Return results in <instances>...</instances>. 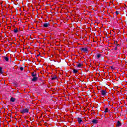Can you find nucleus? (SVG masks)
Returning <instances> with one entry per match:
<instances>
[{
    "label": "nucleus",
    "mask_w": 127,
    "mask_h": 127,
    "mask_svg": "<svg viewBox=\"0 0 127 127\" xmlns=\"http://www.w3.org/2000/svg\"><path fill=\"white\" fill-rule=\"evenodd\" d=\"M10 101H11V102H14V101H15V98H13V97H12L10 99Z\"/></svg>",
    "instance_id": "obj_14"
},
{
    "label": "nucleus",
    "mask_w": 127,
    "mask_h": 127,
    "mask_svg": "<svg viewBox=\"0 0 127 127\" xmlns=\"http://www.w3.org/2000/svg\"><path fill=\"white\" fill-rule=\"evenodd\" d=\"M101 56H102V54H101L97 55V59H99V58H100L101 57Z\"/></svg>",
    "instance_id": "obj_12"
},
{
    "label": "nucleus",
    "mask_w": 127,
    "mask_h": 127,
    "mask_svg": "<svg viewBox=\"0 0 127 127\" xmlns=\"http://www.w3.org/2000/svg\"><path fill=\"white\" fill-rule=\"evenodd\" d=\"M20 71H22L23 70V67L22 66H21L20 67Z\"/></svg>",
    "instance_id": "obj_20"
},
{
    "label": "nucleus",
    "mask_w": 127,
    "mask_h": 127,
    "mask_svg": "<svg viewBox=\"0 0 127 127\" xmlns=\"http://www.w3.org/2000/svg\"><path fill=\"white\" fill-rule=\"evenodd\" d=\"M13 32H14V33H17V32H18V30L15 29L13 30Z\"/></svg>",
    "instance_id": "obj_13"
},
{
    "label": "nucleus",
    "mask_w": 127,
    "mask_h": 127,
    "mask_svg": "<svg viewBox=\"0 0 127 127\" xmlns=\"http://www.w3.org/2000/svg\"><path fill=\"white\" fill-rule=\"evenodd\" d=\"M38 79V77L34 76L33 78L32 79V82H36V81H37V79Z\"/></svg>",
    "instance_id": "obj_5"
},
{
    "label": "nucleus",
    "mask_w": 127,
    "mask_h": 127,
    "mask_svg": "<svg viewBox=\"0 0 127 127\" xmlns=\"http://www.w3.org/2000/svg\"><path fill=\"white\" fill-rule=\"evenodd\" d=\"M81 51H83V52L87 53L88 52V48H82L81 49Z\"/></svg>",
    "instance_id": "obj_4"
},
{
    "label": "nucleus",
    "mask_w": 127,
    "mask_h": 127,
    "mask_svg": "<svg viewBox=\"0 0 127 127\" xmlns=\"http://www.w3.org/2000/svg\"><path fill=\"white\" fill-rule=\"evenodd\" d=\"M20 113L21 114H25L26 113H28V109H23L20 110Z\"/></svg>",
    "instance_id": "obj_2"
},
{
    "label": "nucleus",
    "mask_w": 127,
    "mask_h": 127,
    "mask_svg": "<svg viewBox=\"0 0 127 127\" xmlns=\"http://www.w3.org/2000/svg\"><path fill=\"white\" fill-rule=\"evenodd\" d=\"M117 49H118V47H116V48H115V50H117Z\"/></svg>",
    "instance_id": "obj_21"
},
{
    "label": "nucleus",
    "mask_w": 127,
    "mask_h": 127,
    "mask_svg": "<svg viewBox=\"0 0 127 127\" xmlns=\"http://www.w3.org/2000/svg\"><path fill=\"white\" fill-rule=\"evenodd\" d=\"M31 76L32 77H36V73H35V71L32 72Z\"/></svg>",
    "instance_id": "obj_7"
},
{
    "label": "nucleus",
    "mask_w": 127,
    "mask_h": 127,
    "mask_svg": "<svg viewBox=\"0 0 127 127\" xmlns=\"http://www.w3.org/2000/svg\"><path fill=\"white\" fill-rule=\"evenodd\" d=\"M108 111H109V109L106 108V109H105V111L104 112H105V113H108Z\"/></svg>",
    "instance_id": "obj_18"
},
{
    "label": "nucleus",
    "mask_w": 127,
    "mask_h": 127,
    "mask_svg": "<svg viewBox=\"0 0 127 127\" xmlns=\"http://www.w3.org/2000/svg\"><path fill=\"white\" fill-rule=\"evenodd\" d=\"M50 25V24L49 22H46L43 24V27L47 28Z\"/></svg>",
    "instance_id": "obj_3"
},
{
    "label": "nucleus",
    "mask_w": 127,
    "mask_h": 127,
    "mask_svg": "<svg viewBox=\"0 0 127 127\" xmlns=\"http://www.w3.org/2000/svg\"><path fill=\"white\" fill-rule=\"evenodd\" d=\"M2 68L0 66V74H2Z\"/></svg>",
    "instance_id": "obj_16"
},
{
    "label": "nucleus",
    "mask_w": 127,
    "mask_h": 127,
    "mask_svg": "<svg viewBox=\"0 0 127 127\" xmlns=\"http://www.w3.org/2000/svg\"><path fill=\"white\" fill-rule=\"evenodd\" d=\"M79 72V70H76L75 69H73L74 74H76V73H78Z\"/></svg>",
    "instance_id": "obj_11"
},
{
    "label": "nucleus",
    "mask_w": 127,
    "mask_h": 127,
    "mask_svg": "<svg viewBox=\"0 0 127 127\" xmlns=\"http://www.w3.org/2000/svg\"><path fill=\"white\" fill-rule=\"evenodd\" d=\"M57 77H56V75H54L52 78V80H56V79Z\"/></svg>",
    "instance_id": "obj_15"
},
{
    "label": "nucleus",
    "mask_w": 127,
    "mask_h": 127,
    "mask_svg": "<svg viewBox=\"0 0 127 127\" xmlns=\"http://www.w3.org/2000/svg\"><path fill=\"white\" fill-rule=\"evenodd\" d=\"M37 56V57H38V56H39V55H38Z\"/></svg>",
    "instance_id": "obj_23"
},
{
    "label": "nucleus",
    "mask_w": 127,
    "mask_h": 127,
    "mask_svg": "<svg viewBox=\"0 0 127 127\" xmlns=\"http://www.w3.org/2000/svg\"><path fill=\"white\" fill-rule=\"evenodd\" d=\"M122 126V123L120 121H118L117 127H121Z\"/></svg>",
    "instance_id": "obj_10"
},
{
    "label": "nucleus",
    "mask_w": 127,
    "mask_h": 127,
    "mask_svg": "<svg viewBox=\"0 0 127 127\" xmlns=\"http://www.w3.org/2000/svg\"><path fill=\"white\" fill-rule=\"evenodd\" d=\"M117 46H120V45H119V44H118V45H117Z\"/></svg>",
    "instance_id": "obj_22"
},
{
    "label": "nucleus",
    "mask_w": 127,
    "mask_h": 127,
    "mask_svg": "<svg viewBox=\"0 0 127 127\" xmlns=\"http://www.w3.org/2000/svg\"><path fill=\"white\" fill-rule=\"evenodd\" d=\"M78 122L79 124H82V122H83V121L82 120V119L78 118Z\"/></svg>",
    "instance_id": "obj_9"
},
{
    "label": "nucleus",
    "mask_w": 127,
    "mask_h": 127,
    "mask_svg": "<svg viewBox=\"0 0 127 127\" xmlns=\"http://www.w3.org/2000/svg\"><path fill=\"white\" fill-rule=\"evenodd\" d=\"M100 92H101V95H102L103 97H106V96H107V90H102Z\"/></svg>",
    "instance_id": "obj_1"
},
{
    "label": "nucleus",
    "mask_w": 127,
    "mask_h": 127,
    "mask_svg": "<svg viewBox=\"0 0 127 127\" xmlns=\"http://www.w3.org/2000/svg\"><path fill=\"white\" fill-rule=\"evenodd\" d=\"M120 13V12H119V11H116V12H115V13H116V15H119V13Z\"/></svg>",
    "instance_id": "obj_19"
},
{
    "label": "nucleus",
    "mask_w": 127,
    "mask_h": 127,
    "mask_svg": "<svg viewBox=\"0 0 127 127\" xmlns=\"http://www.w3.org/2000/svg\"><path fill=\"white\" fill-rule=\"evenodd\" d=\"M4 59L5 61H6V62L8 61V58L5 57V58H4Z\"/></svg>",
    "instance_id": "obj_17"
},
{
    "label": "nucleus",
    "mask_w": 127,
    "mask_h": 127,
    "mask_svg": "<svg viewBox=\"0 0 127 127\" xmlns=\"http://www.w3.org/2000/svg\"><path fill=\"white\" fill-rule=\"evenodd\" d=\"M76 66H77V68H81L82 67V64L77 63L76 64Z\"/></svg>",
    "instance_id": "obj_6"
},
{
    "label": "nucleus",
    "mask_w": 127,
    "mask_h": 127,
    "mask_svg": "<svg viewBox=\"0 0 127 127\" xmlns=\"http://www.w3.org/2000/svg\"><path fill=\"white\" fill-rule=\"evenodd\" d=\"M92 123H93V124H98V120H97L96 119H93L92 120Z\"/></svg>",
    "instance_id": "obj_8"
}]
</instances>
